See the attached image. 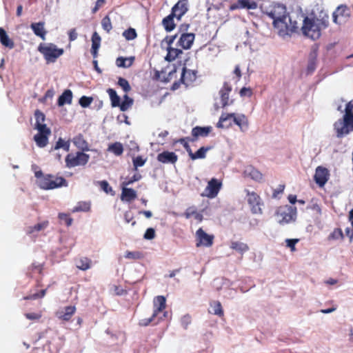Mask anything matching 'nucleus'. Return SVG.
<instances>
[{
    "instance_id": "f257e3e1",
    "label": "nucleus",
    "mask_w": 353,
    "mask_h": 353,
    "mask_svg": "<svg viewBox=\"0 0 353 353\" xmlns=\"http://www.w3.org/2000/svg\"><path fill=\"white\" fill-rule=\"evenodd\" d=\"M302 21L301 31L304 36L312 40H317L321 36V31L329 26V16L321 12L319 17L301 15L299 22Z\"/></svg>"
},
{
    "instance_id": "f03ea898",
    "label": "nucleus",
    "mask_w": 353,
    "mask_h": 353,
    "mask_svg": "<svg viewBox=\"0 0 353 353\" xmlns=\"http://www.w3.org/2000/svg\"><path fill=\"white\" fill-rule=\"evenodd\" d=\"M334 129L338 138H342L353 131V99L346 104L345 114L334 123Z\"/></svg>"
},
{
    "instance_id": "7ed1b4c3",
    "label": "nucleus",
    "mask_w": 353,
    "mask_h": 353,
    "mask_svg": "<svg viewBox=\"0 0 353 353\" xmlns=\"http://www.w3.org/2000/svg\"><path fill=\"white\" fill-rule=\"evenodd\" d=\"M34 176L38 179L39 186L43 190H53L68 186L67 181L62 176L44 174L41 170L36 171Z\"/></svg>"
},
{
    "instance_id": "20e7f679",
    "label": "nucleus",
    "mask_w": 353,
    "mask_h": 353,
    "mask_svg": "<svg viewBox=\"0 0 353 353\" xmlns=\"http://www.w3.org/2000/svg\"><path fill=\"white\" fill-rule=\"evenodd\" d=\"M265 14L273 19V26L279 28L283 29V24H286L288 15L287 8L285 5L281 3H273L271 5L265 12Z\"/></svg>"
},
{
    "instance_id": "39448f33",
    "label": "nucleus",
    "mask_w": 353,
    "mask_h": 353,
    "mask_svg": "<svg viewBox=\"0 0 353 353\" xmlns=\"http://www.w3.org/2000/svg\"><path fill=\"white\" fill-rule=\"evenodd\" d=\"M38 50L43 54L47 63L55 62L64 52L63 48H59L55 44L52 43H40Z\"/></svg>"
},
{
    "instance_id": "423d86ee",
    "label": "nucleus",
    "mask_w": 353,
    "mask_h": 353,
    "mask_svg": "<svg viewBox=\"0 0 353 353\" xmlns=\"http://www.w3.org/2000/svg\"><path fill=\"white\" fill-rule=\"evenodd\" d=\"M276 214L280 224H288L295 221L296 217V208L288 205L281 206L276 210Z\"/></svg>"
},
{
    "instance_id": "0eeeda50",
    "label": "nucleus",
    "mask_w": 353,
    "mask_h": 353,
    "mask_svg": "<svg viewBox=\"0 0 353 353\" xmlns=\"http://www.w3.org/2000/svg\"><path fill=\"white\" fill-rule=\"evenodd\" d=\"M90 155L83 152L69 153L66 155L65 159V166L69 168L77 166H83L88 163Z\"/></svg>"
},
{
    "instance_id": "6e6552de",
    "label": "nucleus",
    "mask_w": 353,
    "mask_h": 353,
    "mask_svg": "<svg viewBox=\"0 0 353 353\" xmlns=\"http://www.w3.org/2000/svg\"><path fill=\"white\" fill-rule=\"evenodd\" d=\"M245 192L247 201L250 207L252 213L256 214H262L261 206L263 205V203L260 196L256 192H250L248 190H245Z\"/></svg>"
},
{
    "instance_id": "1a4fd4ad",
    "label": "nucleus",
    "mask_w": 353,
    "mask_h": 353,
    "mask_svg": "<svg viewBox=\"0 0 353 353\" xmlns=\"http://www.w3.org/2000/svg\"><path fill=\"white\" fill-rule=\"evenodd\" d=\"M38 132L34 136V141L39 148H44L48 143L49 136L51 134V130L47 125H41L36 128Z\"/></svg>"
},
{
    "instance_id": "9d476101",
    "label": "nucleus",
    "mask_w": 353,
    "mask_h": 353,
    "mask_svg": "<svg viewBox=\"0 0 353 353\" xmlns=\"http://www.w3.org/2000/svg\"><path fill=\"white\" fill-rule=\"evenodd\" d=\"M221 187V181L216 178H212L208 181L204 192L201 194V196H206L210 199H214L218 195Z\"/></svg>"
},
{
    "instance_id": "9b49d317",
    "label": "nucleus",
    "mask_w": 353,
    "mask_h": 353,
    "mask_svg": "<svg viewBox=\"0 0 353 353\" xmlns=\"http://www.w3.org/2000/svg\"><path fill=\"white\" fill-rule=\"evenodd\" d=\"M350 16V10L345 5H341L337 7L333 12V21L336 24L344 23Z\"/></svg>"
},
{
    "instance_id": "f8f14e48",
    "label": "nucleus",
    "mask_w": 353,
    "mask_h": 353,
    "mask_svg": "<svg viewBox=\"0 0 353 353\" xmlns=\"http://www.w3.org/2000/svg\"><path fill=\"white\" fill-rule=\"evenodd\" d=\"M232 90L231 85L228 82H224L222 88L219 92L221 107L223 108L232 105L234 103V100L230 99V94L231 93Z\"/></svg>"
},
{
    "instance_id": "ddd939ff",
    "label": "nucleus",
    "mask_w": 353,
    "mask_h": 353,
    "mask_svg": "<svg viewBox=\"0 0 353 353\" xmlns=\"http://www.w3.org/2000/svg\"><path fill=\"white\" fill-rule=\"evenodd\" d=\"M197 73L198 71L196 70H190L183 67L180 81L186 87L192 85L197 78Z\"/></svg>"
},
{
    "instance_id": "4468645a",
    "label": "nucleus",
    "mask_w": 353,
    "mask_h": 353,
    "mask_svg": "<svg viewBox=\"0 0 353 353\" xmlns=\"http://www.w3.org/2000/svg\"><path fill=\"white\" fill-rule=\"evenodd\" d=\"M188 11V1L179 0L172 8L171 13L176 17L178 21Z\"/></svg>"
},
{
    "instance_id": "2eb2a0df",
    "label": "nucleus",
    "mask_w": 353,
    "mask_h": 353,
    "mask_svg": "<svg viewBox=\"0 0 353 353\" xmlns=\"http://www.w3.org/2000/svg\"><path fill=\"white\" fill-rule=\"evenodd\" d=\"M196 236L198 241L196 247H199L201 245L210 247L213 244L214 236L208 234L202 228H199L196 231Z\"/></svg>"
},
{
    "instance_id": "dca6fc26",
    "label": "nucleus",
    "mask_w": 353,
    "mask_h": 353,
    "mask_svg": "<svg viewBox=\"0 0 353 353\" xmlns=\"http://www.w3.org/2000/svg\"><path fill=\"white\" fill-rule=\"evenodd\" d=\"M314 181L320 187L324 186L329 179V171L327 168L318 166L316 168Z\"/></svg>"
},
{
    "instance_id": "f3484780",
    "label": "nucleus",
    "mask_w": 353,
    "mask_h": 353,
    "mask_svg": "<svg viewBox=\"0 0 353 353\" xmlns=\"http://www.w3.org/2000/svg\"><path fill=\"white\" fill-rule=\"evenodd\" d=\"M301 15L302 14H296L294 17V16H290L288 14V19H287L286 24H283V29L280 30L285 31L286 33L296 32L299 28V22L296 20V19L299 18V19Z\"/></svg>"
},
{
    "instance_id": "a211bd4d",
    "label": "nucleus",
    "mask_w": 353,
    "mask_h": 353,
    "mask_svg": "<svg viewBox=\"0 0 353 353\" xmlns=\"http://www.w3.org/2000/svg\"><path fill=\"white\" fill-rule=\"evenodd\" d=\"M194 38L195 34L194 33L183 32L181 34L177 45L183 49H190L193 44Z\"/></svg>"
},
{
    "instance_id": "6ab92c4d",
    "label": "nucleus",
    "mask_w": 353,
    "mask_h": 353,
    "mask_svg": "<svg viewBox=\"0 0 353 353\" xmlns=\"http://www.w3.org/2000/svg\"><path fill=\"white\" fill-rule=\"evenodd\" d=\"M257 3L252 0H238L236 3L230 5V10H235L237 9L255 10L257 8Z\"/></svg>"
},
{
    "instance_id": "aec40b11",
    "label": "nucleus",
    "mask_w": 353,
    "mask_h": 353,
    "mask_svg": "<svg viewBox=\"0 0 353 353\" xmlns=\"http://www.w3.org/2000/svg\"><path fill=\"white\" fill-rule=\"evenodd\" d=\"M157 159L162 163L175 164L178 161V156L173 152L163 151L158 154Z\"/></svg>"
},
{
    "instance_id": "412c9836",
    "label": "nucleus",
    "mask_w": 353,
    "mask_h": 353,
    "mask_svg": "<svg viewBox=\"0 0 353 353\" xmlns=\"http://www.w3.org/2000/svg\"><path fill=\"white\" fill-rule=\"evenodd\" d=\"M77 308L74 305L65 306L62 310L56 313L57 317L63 321H69L76 312Z\"/></svg>"
},
{
    "instance_id": "4be33fe9",
    "label": "nucleus",
    "mask_w": 353,
    "mask_h": 353,
    "mask_svg": "<svg viewBox=\"0 0 353 353\" xmlns=\"http://www.w3.org/2000/svg\"><path fill=\"white\" fill-rule=\"evenodd\" d=\"M244 177H249L252 180L261 182L263 181V174L252 165H248L243 172Z\"/></svg>"
},
{
    "instance_id": "5701e85b",
    "label": "nucleus",
    "mask_w": 353,
    "mask_h": 353,
    "mask_svg": "<svg viewBox=\"0 0 353 353\" xmlns=\"http://www.w3.org/2000/svg\"><path fill=\"white\" fill-rule=\"evenodd\" d=\"M211 131H212L211 126H207V127L196 126V127L193 128L192 130V135L193 138L192 139L191 141H196L198 139V137H208Z\"/></svg>"
},
{
    "instance_id": "b1692460",
    "label": "nucleus",
    "mask_w": 353,
    "mask_h": 353,
    "mask_svg": "<svg viewBox=\"0 0 353 353\" xmlns=\"http://www.w3.org/2000/svg\"><path fill=\"white\" fill-rule=\"evenodd\" d=\"M165 298L163 296H157L154 299L153 317H157L160 312L165 309Z\"/></svg>"
},
{
    "instance_id": "393cba45",
    "label": "nucleus",
    "mask_w": 353,
    "mask_h": 353,
    "mask_svg": "<svg viewBox=\"0 0 353 353\" xmlns=\"http://www.w3.org/2000/svg\"><path fill=\"white\" fill-rule=\"evenodd\" d=\"M234 113H222L219 120L216 124V127L219 128H228L232 126V123L230 121L231 119L233 120Z\"/></svg>"
},
{
    "instance_id": "a878e982",
    "label": "nucleus",
    "mask_w": 353,
    "mask_h": 353,
    "mask_svg": "<svg viewBox=\"0 0 353 353\" xmlns=\"http://www.w3.org/2000/svg\"><path fill=\"white\" fill-rule=\"evenodd\" d=\"M45 23L43 21H40L38 23H32L30 25V28L35 35L37 37H39L43 40L45 39L46 34L47 32L46 31L45 28Z\"/></svg>"
},
{
    "instance_id": "bb28decb",
    "label": "nucleus",
    "mask_w": 353,
    "mask_h": 353,
    "mask_svg": "<svg viewBox=\"0 0 353 353\" xmlns=\"http://www.w3.org/2000/svg\"><path fill=\"white\" fill-rule=\"evenodd\" d=\"M230 248L236 252L241 254V255L250 250V248L247 243L239 241H232L230 242Z\"/></svg>"
},
{
    "instance_id": "cd10ccee",
    "label": "nucleus",
    "mask_w": 353,
    "mask_h": 353,
    "mask_svg": "<svg viewBox=\"0 0 353 353\" xmlns=\"http://www.w3.org/2000/svg\"><path fill=\"white\" fill-rule=\"evenodd\" d=\"M234 123L237 125L241 131H245L248 129L249 122L247 117L244 114L236 115L234 113L233 119Z\"/></svg>"
},
{
    "instance_id": "c85d7f7f",
    "label": "nucleus",
    "mask_w": 353,
    "mask_h": 353,
    "mask_svg": "<svg viewBox=\"0 0 353 353\" xmlns=\"http://www.w3.org/2000/svg\"><path fill=\"white\" fill-rule=\"evenodd\" d=\"M137 198V192L132 188H128L127 186H122V192L121 199L122 201L130 202Z\"/></svg>"
},
{
    "instance_id": "c756f323",
    "label": "nucleus",
    "mask_w": 353,
    "mask_h": 353,
    "mask_svg": "<svg viewBox=\"0 0 353 353\" xmlns=\"http://www.w3.org/2000/svg\"><path fill=\"white\" fill-rule=\"evenodd\" d=\"M183 215L187 219H190L191 216H194L199 222H201L203 219V214L198 212L196 207L194 206L188 208Z\"/></svg>"
},
{
    "instance_id": "7c9ffc66",
    "label": "nucleus",
    "mask_w": 353,
    "mask_h": 353,
    "mask_svg": "<svg viewBox=\"0 0 353 353\" xmlns=\"http://www.w3.org/2000/svg\"><path fill=\"white\" fill-rule=\"evenodd\" d=\"M72 101V92L70 90H65L62 93L61 96H59L57 104L59 106H63L64 104L68 103L70 104Z\"/></svg>"
},
{
    "instance_id": "2f4dec72",
    "label": "nucleus",
    "mask_w": 353,
    "mask_h": 353,
    "mask_svg": "<svg viewBox=\"0 0 353 353\" xmlns=\"http://www.w3.org/2000/svg\"><path fill=\"white\" fill-rule=\"evenodd\" d=\"M0 42L9 49H12L14 47L13 41L9 38L5 30L2 28H0Z\"/></svg>"
},
{
    "instance_id": "473e14b6",
    "label": "nucleus",
    "mask_w": 353,
    "mask_h": 353,
    "mask_svg": "<svg viewBox=\"0 0 353 353\" xmlns=\"http://www.w3.org/2000/svg\"><path fill=\"white\" fill-rule=\"evenodd\" d=\"M174 15L172 13H170L162 20V25L167 32H171L175 28L176 25L174 21Z\"/></svg>"
},
{
    "instance_id": "72a5a7b5",
    "label": "nucleus",
    "mask_w": 353,
    "mask_h": 353,
    "mask_svg": "<svg viewBox=\"0 0 353 353\" xmlns=\"http://www.w3.org/2000/svg\"><path fill=\"white\" fill-rule=\"evenodd\" d=\"M49 225L48 221H44L41 223H39L33 226H29L26 228V234H32L35 232H40L45 230Z\"/></svg>"
},
{
    "instance_id": "f704fd0d",
    "label": "nucleus",
    "mask_w": 353,
    "mask_h": 353,
    "mask_svg": "<svg viewBox=\"0 0 353 353\" xmlns=\"http://www.w3.org/2000/svg\"><path fill=\"white\" fill-rule=\"evenodd\" d=\"M168 53L165 57V60L171 62L174 61L179 54H182V50L178 48H172V46L167 47Z\"/></svg>"
},
{
    "instance_id": "c9c22d12",
    "label": "nucleus",
    "mask_w": 353,
    "mask_h": 353,
    "mask_svg": "<svg viewBox=\"0 0 353 353\" xmlns=\"http://www.w3.org/2000/svg\"><path fill=\"white\" fill-rule=\"evenodd\" d=\"M212 149L211 146L201 147L196 152H192L190 154V157L192 160H196L198 159H204L206 157V152Z\"/></svg>"
},
{
    "instance_id": "e433bc0d",
    "label": "nucleus",
    "mask_w": 353,
    "mask_h": 353,
    "mask_svg": "<svg viewBox=\"0 0 353 353\" xmlns=\"http://www.w3.org/2000/svg\"><path fill=\"white\" fill-rule=\"evenodd\" d=\"M316 57L317 51L316 50H314L312 52H311L310 54V58L307 67V71L308 73H312L315 70L316 66Z\"/></svg>"
},
{
    "instance_id": "4c0bfd02",
    "label": "nucleus",
    "mask_w": 353,
    "mask_h": 353,
    "mask_svg": "<svg viewBox=\"0 0 353 353\" xmlns=\"http://www.w3.org/2000/svg\"><path fill=\"white\" fill-rule=\"evenodd\" d=\"M134 57H131L129 58H124L122 57H118L116 60V64L120 68H130L134 63Z\"/></svg>"
},
{
    "instance_id": "58836bf2",
    "label": "nucleus",
    "mask_w": 353,
    "mask_h": 353,
    "mask_svg": "<svg viewBox=\"0 0 353 353\" xmlns=\"http://www.w3.org/2000/svg\"><path fill=\"white\" fill-rule=\"evenodd\" d=\"M72 142L79 149H81L82 150H88V143L84 139L83 136L81 134L74 137L73 138Z\"/></svg>"
},
{
    "instance_id": "ea45409f",
    "label": "nucleus",
    "mask_w": 353,
    "mask_h": 353,
    "mask_svg": "<svg viewBox=\"0 0 353 353\" xmlns=\"http://www.w3.org/2000/svg\"><path fill=\"white\" fill-rule=\"evenodd\" d=\"M108 150L116 156H121L123 152V146L121 143L115 142L108 145Z\"/></svg>"
},
{
    "instance_id": "a19ab883",
    "label": "nucleus",
    "mask_w": 353,
    "mask_h": 353,
    "mask_svg": "<svg viewBox=\"0 0 353 353\" xmlns=\"http://www.w3.org/2000/svg\"><path fill=\"white\" fill-rule=\"evenodd\" d=\"M134 103V100L130 98L128 94L123 96V100L120 103L119 107L122 112H125L130 108Z\"/></svg>"
},
{
    "instance_id": "79ce46f5",
    "label": "nucleus",
    "mask_w": 353,
    "mask_h": 353,
    "mask_svg": "<svg viewBox=\"0 0 353 353\" xmlns=\"http://www.w3.org/2000/svg\"><path fill=\"white\" fill-rule=\"evenodd\" d=\"M210 307L212 309V314L217 315L219 316H223V310L221 305V303L219 301H214L210 303Z\"/></svg>"
},
{
    "instance_id": "37998d69",
    "label": "nucleus",
    "mask_w": 353,
    "mask_h": 353,
    "mask_svg": "<svg viewBox=\"0 0 353 353\" xmlns=\"http://www.w3.org/2000/svg\"><path fill=\"white\" fill-rule=\"evenodd\" d=\"M107 92L110 96L112 106L119 107L120 104V97L117 95L116 91L112 88H108Z\"/></svg>"
},
{
    "instance_id": "c03bdc74",
    "label": "nucleus",
    "mask_w": 353,
    "mask_h": 353,
    "mask_svg": "<svg viewBox=\"0 0 353 353\" xmlns=\"http://www.w3.org/2000/svg\"><path fill=\"white\" fill-rule=\"evenodd\" d=\"M90 210V203L86 201L79 202L72 210V212H89Z\"/></svg>"
},
{
    "instance_id": "a18cd8bd",
    "label": "nucleus",
    "mask_w": 353,
    "mask_h": 353,
    "mask_svg": "<svg viewBox=\"0 0 353 353\" xmlns=\"http://www.w3.org/2000/svg\"><path fill=\"white\" fill-rule=\"evenodd\" d=\"M50 288V285L46 289L41 290L39 292L31 294L28 296H24V300H36L44 297L46 294L48 289Z\"/></svg>"
},
{
    "instance_id": "49530a36",
    "label": "nucleus",
    "mask_w": 353,
    "mask_h": 353,
    "mask_svg": "<svg viewBox=\"0 0 353 353\" xmlns=\"http://www.w3.org/2000/svg\"><path fill=\"white\" fill-rule=\"evenodd\" d=\"M43 270V266L41 264L32 263L28 268V274L30 276H34V274L37 273L39 274H42Z\"/></svg>"
},
{
    "instance_id": "de8ad7c7",
    "label": "nucleus",
    "mask_w": 353,
    "mask_h": 353,
    "mask_svg": "<svg viewBox=\"0 0 353 353\" xmlns=\"http://www.w3.org/2000/svg\"><path fill=\"white\" fill-rule=\"evenodd\" d=\"M34 117L36 120L34 128H39V126L41 125H46V124L43 123L46 119V116L41 111H40L39 110H37L34 112Z\"/></svg>"
},
{
    "instance_id": "09e8293b",
    "label": "nucleus",
    "mask_w": 353,
    "mask_h": 353,
    "mask_svg": "<svg viewBox=\"0 0 353 353\" xmlns=\"http://www.w3.org/2000/svg\"><path fill=\"white\" fill-rule=\"evenodd\" d=\"M91 260L87 257H83L79 259L77 262V268L81 270H87L91 267Z\"/></svg>"
},
{
    "instance_id": "8fccbe9b",
    "label": "nucleus",
    "mask_w": 353,
    "mask_h": 353,
    "mask_svg": "<svg viewBox=\"0 0 353 353\" xmlns=\"http://www.w3.org/2000/svg\"><path fill=\"white\" fill-rule=\"evenodd\" d=\"M70 141H65L63 139L59 138L54 147V150L63 148L65 151L68 152L70 150Z\"/></svg>"
},
{
    "instance_id": "3c124183",
    "label": "nucleus",
    "mask_w": 353,
    "mask_h": 353,
    "mask_svg": "<svg viewBox=\"0 0 353 353\" xmlns=\"http://www.w3.org/2000/svg\"><path fill=\"white\" fill-rule=\"evenodd\" d=\"M344 239V235L343 233V231L341 228H335L332 232L330 234V235L327 237V239L329 241L332 240H338L341 239L343 240Z\"/></svg>"
},
{
    "instance_id": "603ef678",
    "label": "nucleus",
    "mask_w": 353,
    "mask_h": 353,
    "mask_svg": "<svg viewBox=\"0 0 353 353\" xmlns=\"http://www.w3.org/2000/svg\"><path fill=\"white\" fill-rule=\"evenodd\" d=\"M141 175L140 174L136 173L132 177H126L125 180L122 182V186H128L129 185L132 184L135 181H138L141 179Z\"/></svg>"
},
{
    "instance_id": "864d4df0",
    "label": "nucleus",
    "mask_w": 353,
    "mask_h": 353,
    "mask_svg": "<svg viewBox=\"0 0 353 353\" xmlns=\"http://www.w3.org/2000/svg\"><path fill=\"white\" fill-rule=\"evenodd\" d=\"M123 36L126 40L130 41L134 39L137 37V34L135 29L129 28L123 32Z\"/></svg>"
},
{
    "instance_id": "5fc2aeb1",
    "label": "nucleus",
    "mask_w": 353,
    "mask_h": 353,
    "mask_svg": "<svg viewBox=\"0 0 353 353\" xmlns=\"http://www.w3.org/2000/svg\"><path fill=\"white\" fill-rule=\"evenodd\" d=\"M117 83L125 92L128 93L131 90V86L128 80L125 79L123 77H119Z\"/></svg>"
},
{
    "instance_id": "6e6d98bb",
    "label": "nucleus",
    "mask_w": 353,
    "mask_h": 353,
    "mask_svg": "<svg viewBox=\"0 0 353 353\" xmlns=\"http://www.w3.org/2000/svg\"><path fill=\"white\" fill-rule=\"evenodd\" d=\"M101 26L103 29L108 33L110 32L112 28V26L109 16L107 15L103 18L101 21Z\"/></svg>"
},
{
    "instance_id": "4d7b16f0",
    "label": "nucleus",
    "mask_w": 353,
    "mask_h": 353,
    "mask_svg": "<svg viewBox=\"0 0 353 353\" xmlns=\"http://www.w3.org/2000/svg\"><path fill=\"white\" fill-rule=\"evenodd\" d=\"M101 45V37L97 32H94L92 36V48L99 50Z\"/></svg>"
},
{
    "instance_id": "13d9d810",
    "label": "nucleus",
    "mask_w": 353,
    "mask_h": 353,
    "mask_svg": "<svg viewBox=\"0 0 353 353\" xmlns=\"http://www.w3.org/2000/svg\"><path fill=\"white\" fill-rule=\"evenodd\" d=\"M143 254L139 251H134V252L126 251L125 253V257L128 259H133V260L140 259L143 258Z\"/></svg>"
},
{
    "instance_id": "bf43d9fd",
    "label": "nucleus",
    "mask_w": 353,
    "mask_h": 353,
    "mask_svg": "<svg viewBox=\"0 0 353 353\" xmlns=\"http://www.w3.org/2000/svg\"><path fill=\"white\" fill-rule=\"evenodd\" d=\"M189 137H185V138H181L177 141H175L174 143H180L183 145L187 152L188 153V155L190 156V153L192 152V150L190 148V146L188 142V141H191Z\"/></svg>"
},
{
    "instance_id": "052dcab7",
    "label": "nucleus",
    "mask_w": 353,
    "mask_h": 353,
    "mask_svg": "<svg viewBox=\"0 0 353 353\" xmlns=\"http://www.w3.org/2000/svg\"><path fill=\"white\" fill-rule=\"evenodd\" d=\"M147 161V159H143L141 156H138L133 158L132 162L134 168V170H137L139 167L143 166Z\"/></svg>"
},
{
    "instance_id": "680f3d73",
    "label": "nucleus",
    "mask_w": 353,
    "mask_h": 353,
    "mask_svg": "<svg viewBox=\"0 0 353 353\" xmlns=\"http://www.w3.org/2000/svg\"><path fill=\"white\" fill-rule=\"evenodd\" d=\"M58 218L61 221H63L67 226H70L73 221V219L70 216V215L65 213H59L58 214Z\"/></svg>"
},
{
    "instance_id": "e2e57ef3",
    "label": "nucleus",
    "mask_w": 353,
    "mask_h": 353,
    "mask_svg": "<svg viewBox=\"0 0 353 353\" xmlns=\"http://www.w3.org/2000/svg\"><path fill=\"white\" fill-rule=\"evenodd\" d=\"M92 97L83 96L79 99V104L83 108H87L92 103Z\"/></svg>"
},
{
    "instance_id": "0e129e2a",
    "label": "nucleus",
    "mask_w": 353,
    "mask_h": 353,
    "mask_svg": "<svg viewBox=\"0 0 353 353\" xmlns=\"http://www.w3.org/2000/svg\"><path fill=\"white\" fill-rule=\"evenodd\" d=\"M191 322L192 318L189 314L184 315L181 319V324L182 327L185 330L188 328V325L191 323Z\"/></svg>"
},
{
    "instance_id": "69168bd1",
    "label": "nucleus",
    "mask_w": 353,
    "mask_h": 353,
    "mask_svg": "<svg viewBox=\"0 0 353 353\" xmlns=\"http://www.w3.org/2000/svg\"><path fill=\"white\" fill-rule=\"evenodd\" d=\"M101 188L107 194L112 192V187L110 186L109 183L106 181H101L99 182Z\"/></svg>"
},
{
    "instance_id": "338daca9",
    "label": "nucleus",
    "mask_w": 353,
    "mask_h": 353,
    "mask_svg": "<svg viewBox=\"0 0 353 353\" xmlns=\"http://www.w3.org/2000/svg\"><path fill=\"white\" fill-rule=\"evenodd\" d=\"M155 237V230L152 228H148L144 234V238L145 239L151 240Z\"/></svg>"
},
{
    "instance_id": "774afa93",
    "label": "nucleus",
    "mask_w": 353,
    "mask_h": 353,
    "mask_svg": "<svg viewBox=\"0 0 353 353\" xmlns=\"http://www.w3.org/2000/svg\"><path fill=\"white\" fill-rule=\"evenodd\" d=\"M298 241L299 239H295L286 240L287 246L290 248L292 252H294L296 250L295 245Z\"/></svg>"
}]
</instances>
